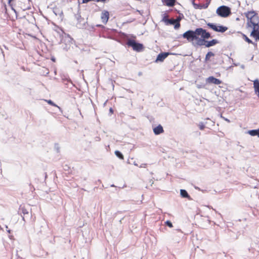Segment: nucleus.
<instances>
[{
  "label": "nucleus",
  "mask_w": 259,
  "mask_h": 259,
  "mask_svg": "<svg viewBox=\"0 0 259 259\" xmlns=\"http://www.w3.org/2000/svg\"><path fill=\"white\" fill-rule=\"evenodd\" d=\"M183 37L188 41L193 42L195 45L205 46L207 48L213 46L219 43L218 40L213 39L206 41V39L210 37V33L202 28H196L195 31L188 30L183 34Z\"/></svg>",
  "instance_id": "f257e3e1"
},
{
  "label": "nucleus",
  "mask_w": 259,
  "mask_h": 259,
  "mask_svg": "<svg viewBox=\"0 0 259 259\" xmlns=\"http://www.w3.org/2000/svg\"><path fill=\"white\" fill-rule=\"evenodd\" d=\"M247 19V27L252 28L250 36L253 37L256 41H259V17L254 11H250L244 13Z\"/></svg>",
  "instance_id": "f03ea898"
},
{
  "label": "nucleus",
  "mask_w": 259,
  "mask_h": 259,
  "mask_svg": "<svg viewBox=\"0 0 259 259\" xmlns=\"http://www.w3.org/2000/svg\"><path fill=\"white\" fill-rule=\"evenodd\" d=\"M126 45L128 47H132L133 49L136 52H141L144 49L143 44L136 42L134 39H128Z\"/></svg>",
  "instance_id": "7ed1b4c3"
},
{
  "label": "nucleus",
  "mask_w": 259,
  "mask_h": 259,
  "mask_svg": "<svg viewBox=\"0 0 259 259\" xmlns=\"http://www.w3.org/2000/svg\"><path fill=\"white\" fill-rule=\"evenodd\" d=\"M217 13L222 17H227L231 14V10L229 7L223 6L217 9Z\"/></svg>",
  "instance_id": "20e7f679"
},
{
  "label": "nucleus",
  "mask_w": 259,
  "mask_h": 259,
  "mask_svg": "<svg viewBox=\"0 0 259 259\" xmlns=\"http://www.w3.org/2000/svg\"><path fill=\"white\" fill-rule=\"evenodd\" d=\"M207 26L214 31L223 33L228 30V27L222 25H217L215 24L208 23Z\"/></svg>",
  "instance_id": "39448f33"
},
{
  "label": "nucleus",
  "mask_w": 259,
  "mask_h": 259,
  "mask_svg": "<svg viewBox=\"0 0 259 259\" xmlns=\"http://www.w3.org/2000/svg\"><path fill=\"white\" fill-rule=\"evenodd\" d=\"M109 19V12L104 10L101 14V19L104 24H106Z\"/></svg>",
  "instance_id": "423d86ee"
},
{
  "label": "nucleus",
  "mask_w": 259,
  "mask_h": 259,
  "mask_svg": "<svg viewBox=\"0 0 259 259\" xmlns=\"http://www.w3.org/2000/svg\"><path fill=\"white\" fill-rule=\"evenodd\" d=\"M206 82L208 84H220L222 83V81L219 79H217L213 76H209L206 79Z\"/></svg>",
  "instance_id": "0eeeda50"
},
{
  "label": "nucleus",
  "mask_w": 259,
  "mask_h": 259,
  "mask_svg": "<svg viewBox=\"0 0 259 259\" xmlns=\"http://www.w3.org/2000/svg\"><path fill=\"white\" fill-rule=\"evenodd\" d=\"M166 25H175V28L178 29L180 27V20L179 19H169Z\"/></svg>",
  "instance_id": "6e6552de"
},
{
  "label": "nucleus",
  "mask_w": 259,
  "mask_h": 259,
  "mask_svg": "<svg viewBox=\"0 0 259 259\" xmlns=\"http://www.w3.org/2000/svg\"><path fill=\"white\" fill-rule=\"evenodd\" d=\"M153 130L154 134L156 135H159L164 132L163 127L160 124H159L158 126L154 127Z\"/></svg>",
  "instance_id": "1a4fd4ad"
},
{
  "label": "nucleus",
  "mask_w": 259,
  "mask_h": 259,
  "mask_svg": "<svg viewBox=\"0 0 259 259\" xmlns=\"http://www.w3.org/2000/svg\"><path fill=\"white\" fill-rule=\"evenodd\" d=\"M169 55L168 53H162L159 54L157 57L156 61L162 62Z\"/></svg>",
  "instance_id": "9d476101"
},
{
  "label": "nucleus",
  "mask_w": 259,
  "mask_h": 259,
  "mask_svg": "<svg viewBox=\"0 0 259 259\" xmlns=\"http://www.w3.org/2000/svg\"><path fill=\"white\" fill-rule=\"evenodd\" d=\"M253 88L255 93L257 94L259 98V80L256 79L253 82Z\"/></svg>",
  "instance_id": "9b49d317"
},
{
  "label": "nucleus",
  "mask_w": 259,
  "mask_h": 259,
  "mask_svg": "<svg viewBox=\"0 0 259 259\" xmlns=\"http://www.w3.org/2000/svg\"><path fill=\"white\" fill-rule=\"evenodd\" d=\"M163 2L168 7H173L176 3V0H164Z\"/></svg>",
  "instance_id": "f8f14e48"
},
{
  "label": "nucleus",
  "mask_w": 259,
  "mask_h": 259,
  "mask_svg": "<svg viewBox=\"0 0 259 259\" xmlns=\"http://www.w3.org/2000/svg\"><path fill=\"white\" fill-rule=\"evenodd\" d=\"M248 133L252 136H257L259 137V128L248 131Z\"/></svg>",
  "instance_id": "ddd939ff"
},
{
  "label": "nucleus",
  "mask_w": 259,
  "mask_h": 259,
  "mask_svg": "<svg viewBox=\"0 0 259 259\" xmlns=\"http://www.w3.org/2000/svg\"><path fill=\"white\" fill-rule=\"evenodd\" d=\"M214 56V54L213 53H212V52H208L207 53V54L206 55L205 58V61L206 62H207V61H209L210 58L211 57H213Z\"/></svg>",
  "instance_id": "4468645a"
},
{
  "label": "nucleus",
  "mask_w": 259,
  "mask_h": 259,
  "mask_svg": "<svg viewBox=\"0 0 259 259\" xmlns=\"http://www.w3.org/2000/svg\"><path fill=\"white\" fill-rule=\"evenodd\" d=\"M180 194L182 197L184 198H189L190 196L188 194L187 192L185 190H181Z\"/></svg>",
  "instance_id": "2eb2a0df"
},
{
  "label": "nucleus",
  "mask_w": 259,
  "mask_h": 259,
  "mask_svg": "<svg viewBox=\"0 0 259 259\" xmlns=\"http://www.w3.org/2000/svg\"><path fill=\"white\" fill-rule=\"evenodd\" d=\"M242 36H243V39L246 42H247L248 44H253L252 41L251 39H250L246 35L243 34Z\"/></svg>",
  "instance_id": "dca6fc26"
},
{
  "label": "nucleus",
  "mask_w": 259,
  "mask_h": 259,
  "mask_svg": "<svg viewBox=\"0 0 259 259\" xmlns=\"http://www.w3.org/2000/svg\"><path fill=\"white\" fill-rule=\"evenodd\" d=\"M115 154L116 155V156H117L120 159H124L123 155L119 151H115Z\"/></svg>",
  "instance_id": "f3484780"
},
{
  "label": "nucleus",
  "mask_w": 259,
  "mask_h": 259,
  "mask_svg": "<svg viewBox=\"0 0 259 259\" xmlns=\"http://www.w3.org/2000/svg\"><path fill=\"white\" fill-rule=\"evenodd\" d=\"M168 20H169V19H168V16L167 15L164 16L163 17V18H162V21L164 22L165 24H167V23L168 22Z\"/></svg>",
  "instance_id": "a211bd4d"
},
{
  "label": "nucleus",
  "mask_w": 259,
  "mask_h": 259,
  "mask_svg": "<svg viewBox=\"0 0 259 259\" xmlns=\"http://www.w3.org/2000/svg\"><path fill=\"white\" fill-rule=\"evenodd\" d=\"M20 210L22 211V212L24 215L28 214V211L24 207H21Z\"/></svg>",
  "instance_id": "6ab92c4d"
},
{
  "label": "nucleus",
  "mask_w": 259,
  "mask_h": 259,
  "mask_svg": "<svg viewBox=\"0 0 259 259\" xmlns=\"http://www.w3.org/2000/svg\"><path fill=\"white\" fill-rule=\"evenodd\" d=\"M46 101L50 105H52V106H55V107H57V106L52 101H51V100H46Z\"/></svg>",
  "instance_id": "aec40b11"
},
{
  "label": "nucleus",
  "mask_w": 259,
  "mask_h": 259,
  "mask_svg": "<svg viewBox=\"0 0 259 259\" xmlns=\"http://www.w3.org/2000/svg\"><path fill=\"white\" fill-rule=\"evenodd\" d=\"M165 224L167 226H168L170 228H172L173 227L172 223L169 221H167L165 222Z\"/></svg>",
  "instance_id": "412c9836"
},
{
  "label": "nucleus",
  "mask_w": 259,
  "mask_h": 259,
  "mask_svg": "<svg viewBox=\"0 0 259 259\" xmlns=\"http://www.w3.org/2000/svg\"><path fill=\"white\" fill-rule=\"evenodd\" d=\"M199 127L200 130H203L205 127V125L202 123H201L199 125Z\"/></svg>",
  "instance_id": "4be33fe9"
},
{
  "label": "nucleus",
  "mask_w": 259,
  "mask_h": 259,
  "mask_svg": "<svg viewBox=\"0 0 259 259\" xmlns=\"http://www.w3.org/2000/svg\"><path fill=\"white\" fill-rule=\"evenodd\" d=\"M8 1L9 3H10L13 0H8Z\"/></svg>",
  "instance_id": "5701e85b"
},
{
  "label": "nucleus",
  "mask_w": 259,
  "mask_h": 259,
  "mask_svg": "<svg viewBox=\"0 0 259 259\" xmlns=\"http://www.w3.org/2000/svg\"><path fill=\"white\" fill-rule=\"evenodd\" d=\"M110 111H111V112H112V108H110Z\"/></svg>",
  "instance_id": "b1692460"
},
{
  "label": "nucleus",
  "mask_w": 259,
  "mask_h": 259,
  "mask_svg": "<svg viewBox=\"0 0 259 259\" xmlns=\"http://www.w3.org/2000/svg\"><path fill=\"white\" fill-rule=\"evenodd\" d=\"M23 220L24 221H25V220H24V217H23Z\"/></svg>",
  "instance_id": "393cba45"
}]
</instances>
